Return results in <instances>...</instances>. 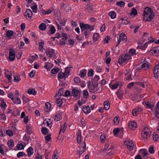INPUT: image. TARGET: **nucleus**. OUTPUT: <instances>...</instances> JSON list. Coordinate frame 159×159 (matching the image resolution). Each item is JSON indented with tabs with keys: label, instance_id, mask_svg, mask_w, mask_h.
Instances as JSON below:
<instances>
[{
	"label": "nucleus",
	"instance_id": "47",
	"mask_svg": "<svg viewBox=\"0 0 159 159\" xmlns=\"http://www.w3.org/2000/svg\"><path fill=\"white\" fill-rule=\"evenodd\" d=\"M27 93L29 94H33L34 95H36V92L34 89H28Z\"/></svg>",
	"mask_w": 159,
	"mask_h": 159
},
{
	"label": "nucleus",
	"instance_id": "46",
	"mask_svg": "<svg viewBox=\"0 0 159 159\" xmlns=\"http://www.w3.org/2000/svg\"><path fill=\"white\" fill-rule=\"evenodd\" d=\"M34 152L33 148L31 147H29L27 149V154L28 156H30Z\"/></svg>",
	"mask_w": 159,
	"mask_h": 159
},
{
	"label": "nucleus",
	"instance_id": "15",
	"mask_svg": "<svg viewBox=\"0 0 159 159\" xmlns=\"http://www.w3.org/2000/svg\"><path fill=\"white\" fill-rule=\"evenodd\" d=\"M142 104L147 108L152 109L154 106V104L151 102L149 101L143 102Z\"/></svg>",
	"mask_w": 159,
	"mask_h": 159
},
{
	"label": "nucleus",
	"instance_id": "27",
	"mask_svg": "<svg viewBox=\"0 0 159 159\" xmlns=\"http://www.w3.org/2000/svg\"><path fill=\"white\" fill-rule=\"evenodd\" d=\"M77 135V140L78 143L80 144L81 143V135L80 131H79L76 134Z\"/></svg>",
	"mask_w": 159,
	"mask_h": 159
},
{
	"label": "nucleus",
	"instance_id": "55",
	"mask_svg": "<svg viewBox=\"0 0 159 159\" xmlns=\"http://www.w3.org/2000/svg\"><path fill=\"white\" fill-rule=\"evenodd\" d=\"M41 131L43 134L45 135L48 133L49 131L47 128L44 127L42 128Z\"/></svg>",
	"mask_w": 159,
	"mask_h": 159
},
{
	"label": "nucleus",
	"instance_id": "18",
	"mask_svg": "<svg viewBox=\"0 0 159 159\" xmlns=\"http://www.w3.org/2000/svg\"><path fill=\"white\" fill-rule=\"evenodd\" d=\"M60 127V133H64L66 131V123L64 122H61Z\"/></svg>",
	"mask_w": 159,
	"mask_h": 159
},
{
	"label": "nucleus",
	"instance_id": "21",
	"mask_svg": "<svg viewBox=\"0 0 159 159\" xmlns=\"http://www.w3.org/2000/svg\"><path fill=\"white\" fill-rule=\"evenodd\" d=\"M30 7L32 9L33 11L36 13L37 12L38 5L35 2H33L32 4L30 5Z\"/></svg>",
	"mask_w": 159,
	"mask_h": 159
},
{
	"label": "nucleus",
	"instance_id": "56",
	"mask_svg": "<svg viewBox=\"0 0 159 159\" xmlns=\"http://www.w3.org/2000/svg\"><path fill=\"white\" fill-rule=\"evenodd\" d=\"M125 4V3L122 1H120L117 2L116 3V5L120 7H123Z\"/></svg>",
	"mask_w": 159,
	"mask_h": 159
},
{
	"label": "nucleus",
	"instance_id": "48",
	"mask_svg": "<svg viewBox=\"0 0 159 159\" xmlns=\"http://www.w3.org/2000/svg\"><path fill=\"white\" fill-rule=\"evenodd\" d=\"M140 153L143 156H145L148 154V152L146 149H142L140 150Z\"/></svg>",
	"mask_w": 159,
	"mask_h": 159
},
{
	"label": "nucleus",
	"instance_id": "61",
	"mask_svg": "<svg viewBox=\"0 0 159 159\" xmlns=\"http://www.w3.org/2000/svg\"><path fill=\"white\" fill-rule=\"evenodd\" d=\"M36 71L35 70H32L29 74V76L30 78L33 77L35 75Z\"/></svg>",
	"mask_w": 159,
	"mask_h": 159
},
{
	"label": "nucleus",
	"instance_id": "20",
	"mask_svg": "<svg viewBox=\"0 0 159 159\" xmlns=\"http://www.w3.org/2000/svg\"><path fill=\"white\" fill-rule=\"evenodd\" d=\"M65 99L62 98H57V99L56 103L57 106L59 107V109L61 108V107Z\"/></svg>",
	"mask_w": 159,
	"mask_h": 159
},
{
	"label": "nucleus",
	"instance_id": "62",
	"mask_svg": "<svg viewBox=\"0 0 159 159\" xmlns=\"http://www.w3.org/2000/svg\"><path fill=\"white\" fill-rule=\"evenodd\" d=\"M119 119L117 117H115L113 119L114 123L115 125H117L119 123Z\"/></svg>",
	"mask_w": 159,
	"mask_h": 159
},
{
	"label": "nucleus",
	"instance_id": "28",
	"mask_svg": "<svg viewBox=\"0 0 159 159\" xmlns=\"http://www.w3.org/2000/svg\"><path fill=\"white\" fill-rule=\"evenodd\" d=\"M14 34L13 32L11 30H8L6 32V35L7 37L9 39H12V37Z\"/></svg>",
	"mask_w": 159,
	"mask_h": 159
},
{
	"label": "nucleus",
	"instance_id": "36",
	"mask_svg": "<svg viewBox=\"0 0 159 159\" xmlns=\"http://www.w3.org/2000/svg\"><path fill=\"white\" fill-rule=\"evenodd\" d=\"M152 54H158L159 55V46L153 48L151 50Z\"/></svg>",
	"mask_w": 159,
	"mask_h": 159
},
{
	"label": "nucleus",
	"instance_id": "45",
	"mask_svg": "<svg viewBox=\"0 0 159 159\" xmlns=\"http://www.w3.org/2000/svg\"><path fill=\"white\" fill-rule=\"evenodd\" d=\"M54 120L56 121L60 120L62 118V116L61 115L59 114H57L54 116Z\"/></svg>",
	"mask_w": 159,
	"mask_h": 159
},
{
	"label": "nucleus",
	"instance_id": "58",
	"mask_svg": "<svg viewBox=\"0 0 159 159\" xmlns=\"http://www.w3.org/2000/svg\"><path fill=\"white\" fill-rule=\"evenodd\" d=\"M59 70L58 68L57 67H54L51 70V72L53 74H55L57 73Z\"/></svg>",
	"mask_w": 159,
	"mask_h": 159
},
{
	"label": "nucleus",
	"instance_id": "41",
	"mask_svg": "<svg viewBox=\"0 0 159 159\" xmlns=\"http://www.w3.org/2000/svg\"><path fill=\"white\" fill-rule=\"evenodd\" d=\"M52 64L51 63L46 62L45 63L44 67L48 70H49L52 67Z\"/></svg>",
	"mask_w": 159,
	"mask_h": 159
},
{
	"label": "nucleus",
	"instance_id": "7",
	"mask_svg": "<svg viewBox=\"0 0 159 159\" xmlns=\"http://www.w3.org/2000/svg\"><path fill=\"white\" fill-rule=\"evenodd\" d=\"M124 143L129 151H132L134 148V144L130 139H125L124 142Z\"/></svg>",
	"mask_w": 159,
	"mask_h": 159
},
{
	"label": "nucleus",
	"instance_id": "19",
	"mask_svg": "<svg viewBox=\"0 0 159 159\" xmlns=\"http://www.w3.org/2000/svg\"><path fill=\"white\" fill-rule=\"evenodd\" d=\"M51 104L50 102H47L45 104L44 110L45 111L48 112L51 110Z\"/></svg>",
	"mask_w": 159,
	"mask_h": 159
},
{
	"label": "nucleus",
	"instance_id": "10",
	"mask_svg": "<svg viewBox=\"0 0 159 159\" xmlns=\"http://www.w3.org/2000/svg\"><path fill=\"white\" fill-rule=\"evenodd\" d=\"M80 26L81 31H84L85 30L92 31L93 29V28H90L89 25L88 24H84V23H80Z\"/></svg>",
	"mask_w": 159,
	"mask_h": 159
},
{
	"label": "nucleus",
	"instance_id": "3",
	"mask_svg": "<svg viewBox=\"0 0 159 159\" xmlns=\"http://www.w3.org/2000/svg\"><path fill=\"white\" fill-rule=\"evenodd\" d=\"M89 97V93L87 90H84L83 91V96L80 100L78 101V104L80 106L85 103L88 100Z\"/></svg>",
	"mask_w": 159,
	"mask_h": 159
},
{
	"label": "nucleus",
	"instance_id": "2",
	"mask_svg": "<svg viewBox=\"0 0 159 159\" xmlns=\"http://www.w3.org/2000/svg\"><path fill=\"white\" fill-rule=\"evenodd\" d=\"M151 131L148 127H144L142 133V138L145 140L150 138L151 136Z\"/></svg>",
	"mask_w": 159,
	"mask_h": 159
},
{
	"label": "nucleus",
	"instance_id": "60",
	"mask_svg": "<svg viewBox=\"0 0 159 159\" xmlns=\"http://www.w3.org/2000/svg\"><path fill=\"white\" fill-rule=\"evenodd\" d=\"M27 2L26 6V7H29L30 5L32 4L34 2H33V0H26Z\"/></svg>",
	"mask_w": 159,
	"mask_h": 159
},
{
	"label": "nucleus",
	"instance_id": "9",
	"mask_svg": "<svg viewBox=\"0 0 159 159\" xmlns=\"http://www.w3.org/2000/svg\"><path fill=\"white\" fill-rule=\"evenodd\" d=\"M121 41L124 42H125L127 41V37L124 33H121L120 35L119 39L118 40L117 46L120 44Z\"/></svg>",
	"mask_w": 159,
	"mask_h": 159
},
{
	"label": "nucleus",
	"instance_id": "49",
	"mask_svg": "<svg viewBox=\"0 0 159 159\" xmlns=\"http://www.w3.org/2000/svg\"><path fill=\"white\" fill-rule=\"evenodd\" d=\"M104 107L106 110H108L110 107L109 103L108 101H105L104 103Z\"/></svg>",
	"mask_w": 159,
	"mask_h": 159
},
{
	"label": "nucleus",
	"instance_id": "38",
	"mask_svg": "<svg viewBox=\"0 0 159 159\" xmlns=\"http://www.w3.org/2000/svg\"><path fill=\"white\" fill-rule=\"evenodd\" d=\"M155 113L156 116L159 119V102L156 105Z\"/></svg>",
	"mask_w": 159,
	"mask_h": 159
},
{
	"label": "nucleus",
	"instance_id": "6",
	"mask_svg": "<svg viewBox=\"0 0 159 159\" xmlns=\"http://www.w3.org/2000/svg\"><path fill=\"white\" fill-rule=\"evenodd\" d=\"M69 73V68L68 67H66L65 69V72H60L59 73L58 75V80L60 81V79H63L64 78H66L67 77Z\"/></svg>",
	"mask_w": 159,
	"mask_h": 159
},
{
	"label": "nucleus",
	"instance_id": "4",
	"mask_svg": "<svg viewBox=\"0 0 159 159\" xmlns=\"http://www.w3.org/2000/svg\"><path fill=\"white\" fill-rule=\"evenodd\" d=\"M130 58V56H129V54H123L118 59V62L120 65L122 64H125L128 62Z\"/></svg>",
	"mask_w": 159,
	"mask_h": 159
},
{
	"label": "nucleus",
	"instance_id": "25",
	"mask_svg": "<svg viewBox=\"0 0 159 159\" xmlns=\"http://www.w3.org/2000/svg\"><path fill=\"white\" fill-rule=\"evenodd\" d=\"M27 132L30 135L33 133V127L31 125H26Z\"/></svg>",
	"mask_w": 159,
	"mask_h": 159
},
{
	"label": "nucleus",
	"instance_id": "33",
	"mask_svg": "<svg viewBox=\"0 0 159 159\" xmlns=\"http://www.w3.org/2000/svg\"><path fill=\"white\" fill-rule=\"evenodd\" d=\"M86 147V143L85 142H84L82 145V146L80 148V151L79 152L80 155H81L84 153Z\"/></svg>",
	"mask_w": 159,
	"mask_h": 159
},
{
	"label": "nucleus",
	"instance_id": "11",
	"mask_svg": "<svg viewBox=\"0 0 159 159\" xmlns=\"http://www.w3.org/2000/svg\"><path fill=\"white\" fill-rule=\"evenodd\" d=\"M24 15L27 19L30 20L32 18L33 13L30 9H27L24 13Z\"/></svg>",
	"mask_w": 159,
	"mask_h": 159
},
{
	"label": "nucleus",
	"instance_id": "16",
	"mask_svg": "<svg viewBox=\"0 0 159 159\" xmlns=\"http://www.w3.org/2000/svg\"><path fill=\"white\" fill-rule=\"evenodd\" d=\"M129 128L132 130H134L136 129L137 126L136 123L134 121H131L129 124Z\"/></svg>",
	"mask_w": 159,
	"mask_h": 159
},
{
	"label": "nucleus",
	"instance_id": "64",
	"mask_svg": "<svg viewBox=\"0 0 159 159\" xmlns=\"http://www.w3.org/2000/svg\"><path fill=\"white\" fill-rule=\"evenodd\" d=\"M6 134L9 136H12L13 135V132L10 129H8L6 131Z\"/></svg>",
	"mask_w": 159,
	"mask_h": 159
},
{
	"label": "nucleus",
	"instance_id": "59",
	"mask_svg": "<svg viewBox=\"0 0 159 159\" xmlns=\"http://www.w3.org/2000/svg\"><path fill=\"white\" fill-rule=\"evenodd\" d=\"M7 117L5 114L2 113L0 115V120L5 121Z\"/></svg>",
	"mask_w": 159,
	"mask_h": 159
},
{
	"label": "nucleus",
	"instance_id": "30",
	"mask_svg": "<svg viewBox=\"0 0 159 159\" xmlns=\"http://www.w3.org/2000/svg\"><path fill=\"white\" fill-rule=\"evenodd\" d=\"M5 75L8 79V82H11L12 80L11 74L9 72H7L5 73Z\"/></svg>",
	"mask_w": 159,
	"mask_h": 159
},
{
	"label": "nucleus",
	"instance_id": "1",
	"mask_svg": "<svg viewBox=\"0 0 159 159\" xmlns=\"http://www.w3.org/2000/svg\"><path fill=\"white\" fill-rule=\"evenodd\" d=\"M154 13L151 8L148 7L145 8L143 13L144 20L150 22L154 18Z\"/></svg>",
	"mask_w": 159,
	"mask_h": 159
},
{
	"label": "nucleus",
	"instance_id": "51",
	"mask_svg": "<svg viewBox=\"0 0 159 159\" xmlns=\"http://www.w3.org/2000/svg\"><path fill=\"white\" fill-rule=\"evenodd\" d=\"M7 144L10 148H12L14 145V143L13 140H9L7 142Z\"/></svg>",
	"mask_w": 159,
	"mask_h": 159
},
{
	"label": "nucleus",
	"instance_id": "12",
	"mask_svg": "<svg viewBox=\"0 0 159 159\" xmlns=\"http://www.w3.org/2000/svg\"><path fill=\"white\" fill-rule=\"evenodd\" d=\"M16 52L14 50L12 49H10L9 50V58L11 61H13L15 60Z\"/></svg>",
	"mask_w": 159,
	"mask_h": 159
},
{
	"label": "nucleus",
	"instance_id": "24",
	"mask_svg": "<svg viewBox=\"0 0 159 159\" xmlns=\"http://www.w3.org/2000/svg\"><path fill=\"white\" fill-rule=\"evenodd\" d=\"M141 111L142 109L140 107H138L134 109L132 111V114L133 116H136L138 115Z\"/></svg>",
	"mask_w": 159,
	"mask_h": 159
},
{
	"label": "nucleus",
	"instance_id": "53",
	"mask_svg": "<svg viewBox=\"0 0 159 159\" xmlns=\"http://www.w3.org/2000/svg\"><path fill=\"white\" fill-rule=\"evenodd\" d=\"M125 79L126 80L130 81L132 80L131 77V73H129V74L125 75Z\"/></svg>",
	"mask_w": 159,
	"mask_h": 159
},
{
	"label": "nucleus",
	"instance_id": "50",
	"mask_svg": "<svg viewBox=\"0 0 159 159\" xmlns=\"http://www.w3.org/2000/svg\"><path fill=\"white\" fill-rule=\"evenodd\" d=\"M137 14V11L136 9L134 7L131 10L130 15L131 16L133 15L135 16Z\"/></svg>",
	"mask_w": 159,
	"mask_h": 159
},
{
	"label": "nucleus",
	"instance_id": "54",
	"mask_svg": "<svg viewBox=\"0 0 159 159\" xmlns=\"http://www.w3.org/2000/svg\"><path fill=\"white\" fill-rule=\"evenodd\" d=\"M129 55L132 56L136 54L135 53V50L134 49H130L129 52Z\"/></svg>",
	"mask_w": 159,
	"mask_h": 159
},
{
	"label": "nucleus",
	"instance_id": "57",
	"mask_svg": "<svg viewBox=\"0 0 159 159\" xmlns=\"http://www.w3.org/2000/svg\"><path fill=\"white\" fill-rule=\"evenodd\" d=\"M21 79L20 76H14L13 81L14 82L18 83L21 80Z\"/></svg>",
	"mask_w": 159,
	"mask_h": 159
},
{
	"label": "nucleus",
	"instance_id": "26",
	"mask_svg": "<svg viewBox=\"0 0 159 159\" xmlns=\"http://www.w3.org/2000/svg\"><path fill=\"white\" fill-rule=\"evenodd\" d=\"M26 144L21 143L17 144L16 146V150H21L23 149L26 146Z\"/></svg>",
	"mask_w": 159,
	"mask_h": 159
},
{
	"label": "nucleus",
	"instance_id": "13",
	"mask_svg": "<svg viewBox=\"0 0 159 159\" xmlns=\"http://www.w3.org/2000/svg\"><path fill=\"white\" fill-rule=\"evenodd\" d=\"M150 64L146 61H144L142 63L141 65V68L143 70H148L149 69V67Z\"/></svg>",
	"mask_w": 159,
	"mask_h": 159
},
{
	"label": "nucleus",
	"instance_id": "31",
	"mask_svg": "<svg viewBox=\"0 0 159 159\" xmlns=\"http://www.w3.org/2000/svg\"><path fill=\"white\" fill-rule=\"evenodd\" d=\"M100 38V35L98 33H94L93 36V41L94 42H95Z\"/></svg>",
	"mask_w": 159,
	"mask_h": 159
},
{
	"label": "nucleus",
	"instance_id": "40",
	"mask_svg": "<svg viewBox=\"0 0 159 159\" xmlns=\"http://www.w3.org/2000/svg\"><path fill=\"white\" fill-rule=\"evenodd\" d=\"M47 28L46 24L44 23H42L40 24L39 26V28L42 30H44Z\"/></svg>",
	"mask_w": 159,
	"mask_h": 159
},
{
	"label": "nucleus",
	"instance_id": "5",
	"mask_svg": "<svg viewBox=\"0 0 159 159\" xmlns=\"http://www.w3.org/2000/svg\"><path fill=\"white\" fill-rule=\"evenodd\" d=\"M88 88L89 90L91 92L94 93L95 92H99L100 90L99 89L98 86V83H92L91 85H89V83H90V82H88Z\"/></svg>",
	"mask_w": 159,
	"mask_h": 159
},
{
	"label": "nucleus",
	"instance_id": "37",
	"mask_svg": "<svg viewBox=\"0 0 159 159\" xmlns=\"http://www.w3.org/2000/svg\"><path fill=\"white\" fill-rule=\"evenodd\" d=\"M108 15L110 16L111 19H114L116 17V12L114 11H111L110 12L108 13Z\"/></svg>",
	"mask_w": 159,
	"mask_h": 159
},
{
	"label": "nucleus",
	"instance_id": "17",
	"mask_svg": "<svg viewBox=\"0 0 159 159\" xmlns=\"http://www.w3.org/2000/svg\"><path fill=\"white\" fill-rule=\"evenodd\" d=\"M120 84V82H116L113 83V81L111 82L109 84L110 88L112 89H117Z\"/></svg>",
	"mask_w": 159,
	"mask_h": 159
},
{
	"label": "nucleus",
	"instance_id": "22",
	"mask_svg": "<svg viewBox=\"0 0 159 159\" xmlns=\"http://www.w3.org/2000/svg\"><path fill=\"white\" fill-rule=\"evenodd\" d=\"M82 110L85 114H88L91 112L90 108L89 106H84L82 108Z\"/></svg>",
	"mask_w": 159,
	"mask_h": 159
},
{
	"label": "nucleus",
	"instance_id": "63",
	"mask_svg": "<svg viewBox=\"0 0 159 159\" xmlns=\"http://www.w3.org/2000/svg\"><path fill=\"white\" fill-rule=\"evenodd\" d=\"M120 20L121 21V23L123 25H127L129 23V21L123 18H121Z\"/></svg>",
	"mask_w": 159,
	"mask_h": 159
},
{
	"label": "nucleus",
	"instance_id": "42",
	"mask_svg": "<svg viewBox=\"0 0 159 159\" xmlns=\"http://www.w3.org/2000/svg\"><path fill=\"white\" fill-rule=\"evenodd\" d=\"M87 70L85 69H83L80 70L79 73V75L81 78H83L86 75Z\"/></svg>",
	"mask_w": 159,
	"mask_h": 159
},
{
	"label": "nucleus",
	"instance_id": "29",
	"mask_svg": "<svg viewBox=\"0 0 159 159\" xmlns=\"http://www.w3.org/2000/svg\"><path fill=\"white\" fill-rule=\"evenodd\" d=\"M30 136L27 134H25L23 137V139L25 142V143L26 145L30 143Z\"/></svg>",
	"mask_w": 159,
	"mask_h": 159
},
{
	"label": "nucleus",
	"instance_id": "39",
	"mask_svg": "<svg viewBox=\"0 0 159 159\" xmlns=\"http://www.w3.org/2000/svg\"><path fill=\"white\" fill-rule=\"evenodd\" d=\"M12 101L14 103L17 104H21V101L19 97L14 98V100H13Z\"/></svg>",
	"mask_w": 159,
	"mask_h": 159
},
{
	"label": "nucleus",
	"instance_id": "35",
	"mask_svg": "<svg viewBox=\"0 0 159 159\" xmlns=\"http://www.w3.org/2000/svg\"><path fill=\"white\" fill-rule=\"evenodd\" d=\"M0 106L3 110H5L7 107L6 102L3 100H1L0 102Z\"/></svg>",
	"mask_w": 159,
	"mask_h": 159
},
{
	"label": "nucleus",
	"instance_id": "32",
	"mask_svg": "<svg viewBox=\"0 0 159 159\" xmlns=\"http://www.w3.org/2000/svg\"><path fill=\"white\" fill-rule=\"evenodd\" d=\"M38 57L37 55L34 54L30 56L29 58V61L30 62L32 63L36 59H37Z\"/></svg>",
	"mask_w": 159,
	"mask_h": 159
},
{
	"label": "nucleus",
	"instance_id": "52",
	"mask_svg": "<svg viewBox=\"0 0 159 159\" xmlns=\"http://www.w3.org/2000/svg\"><path fill=\"white\" fill-rule=\"evenodd\" d=\"M64 91V89L62 88L59 89L57 93L56 94L57 96H60L63 95H63Z\"/></svg>",
	"mask_w": 159,
	"mask_h": 159
},
{
	"label": "nucleus",
	"instance_id": "34",
	"mask_svg": "<svg viewBox=\"0 0 159 159\" xmlns=\"http://www.w3.org/2000/svg\"><path fill=\"white\" fill-rule=\"evenodd\" d=\"M72 93L74 97H76L80 94V91L77 89H73Z\"/></svg>",
	"mask_w": 159,
	"mask_h": 159
},
{
	"label": "nucleus",
	"instance_id": "8",
	"mask_svg": "<svg viewBox=\"0 0 159 159\" xmlns=\"http://www.w3.org/2000/svg\"><path fill=\"white\" fill-rule=\"evenodd\" d=\"M46 52L47 56L50 58H55L56 53L53 49H49L46 50Z\"/></svg>",
	"mask_w": 159,
	"mask_h": 159
},
{
	"label": "nucleus",
	"instance_id": "14",
	"mask_svg": "<svg viewBox=\"0 0 159 159\" xmlns=\"http://www.w3.org/2000/svg\"><path fill=\"white\" fill-rule=\"evenodd\" d=\"M153 72L155 77L157 78L159 77V63L154 67Z\"/></svg>",
	"mask_w": 159,
	"mask_h": 159
},
{
	"label": "nucleus",
	"instance_id": "44",
	"mask_svg": "<svg viewBox=\"0 0 159 159\" xmlns=\"http://www.w3.org/2000/svg\"><path fill=\"white\" fill-rule=\"evenodd\" d=\"M39 49L40 51L43 52L44 50L43 47L44 45V43L43 42H40L39 43Z\"/></svg>",
	"mask_w": 159,
	"mask_h": 159
},
{
	"label": "nucleus",
	"instance_id": "23",
	"mask_svg": "<svg viewBox=\"0 0 159 159\" xmlns=\"http://www.w3.org/2000/svg\"><path fill=\"white\" fill-rule=\"evenodd\" d=\"M44 125L51 128L52 126V121L50 119H48L44 120L43 122Z\"/></svg>",
	"mask_w": 159,
	"mask_h": 159
},
{
	"label": "nucleus",
	"instance_id": "43",
	"mask_svg": "<svg viewBox=\"0 0 159 159\" xmlns=\"http://www.w3.org/2000/svg\"><path fill=\"white\" fill-rule=\"evenodd\" d=\"M59 154L57 152V150L54 151V153L52 155V159H58Z\"/></svg>",
	"mask_w": 159,
	"mask_h": 159
}]
</instances>
